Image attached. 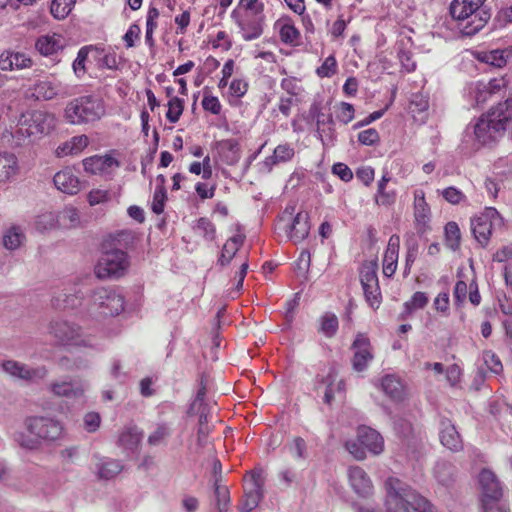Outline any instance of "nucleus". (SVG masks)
Returning <instances> with one entry per match:
<instances>
[{
  "label": "nucleus",
  "mask_w": 512,
  "mask_h": 512,
  "mask_svg": "<svg viewBox=\"0 0 512 512\" xmlns=\"http://www.w3.org/2000/svg\"><path fill=\"white\" fill-rule=\"evenodd\" d=\"M386 512H433L431 503L395 477L385 482Z\"/></svg>",
  "instance_id": "nucleus-1"
},
{
  "label": "nucleus",
  "mask_w": 512,
  "mask_h": 512,
  "mask_svg": "<svg viewBox=\"0 0 512 512\" xmlns=\"http://www.w3.org/2000/svg\"><path fill=\"white\" fill-rule=\"evenodd\" d=\"M24 424L32 437L17 432L14 434V440L28 450H36L42 443L56 441L64 432L62 422L50 416H30L25 419Z\"/></svg>",
  "instance_id": "nucleus-2"
},
{
  "label": "nucleus",
  "mask_w": 512,
  "mask_h": 512,
  "mask_svg": "<svg viewBox=\"0 0 512 512\" xmlns=\"http://www.w3.org/2000/svg\"><path fill=\"white\" fill-rule=\"evenodd\" d=\"M512 120V96L499 103L487 114L482 115L474 125L476 140L486 145L495 141L505 131Z\"/></svg>",
  "instance_id": "nucleus-3"
},
{
  "label": "nucleus",
  "mask_w": 512,
  "mask_h": 512,
  "mask_svg": "<svg viewBox=\"0 0 512 512\" xmlns=\"http://www.w3.org/2000/svg\"><path fill=\"white\" fill-rule=\"evenodd\" d=\"M485 0H453L450 4L451 16L459 22L466 36L479 32L490 19V13L483 7Z\"/></svg>",
  "instance_id": "nucleus-4"
},
{
  "label": "nucleus",
  "mask_w": 512,
  "mask_h": 512,
  "mask_svg": "<svg viewBox=\"0 0 512 512\" xmlns=\"http://www.w3.org/2000/svg\"><path fill=\"white\" fill-rule=\"evenodd\" d=\"M105 114L103 101L93 95L75 98L67 103L64 117L74 125L90 123L99 120Z\"/></svg>",
  "instance_id": "nucleus-5"
},
{
  "label": "nucleus",
  "mask_w": 512,
  "mask_h": 512,
  "mask_svg": "<svg viewBox=\"0 0 512 512\" xmlns=\"http://www.w3.org/2000/svg\"><path fill=\"white\" fill-rule=\"evenodd\" d=\"M124 307V297L114 287H98L90 296L89 310L99 316H117L124 310Z\"/></svg>",
  "instance_id": "nucleus-6"
},
{
  "label": "nucleus",
  "mask_w": 512,
  "mask_h": 512,
  "mask_svg": "<svg viewBox=\"0 0 512 512\" xmlns=\"http://www.w3.org/2000/svg\"><path fill=\"white\" fill-rule=\"evenodd\" d=\"M129 265L125 251L111 249L102 253L95 266V275L99 279H118L126 274Z\"/></svg>",
  "instance_id": "nucleus-7"
},
{
  "label": "nucleus",
  "mask_w": 512,
  "mask_h": 512,
  "mask_svg": "<svg viewBox=\"0 0 512 512\" xmlns=\"http://www.w3.org/2000/svg\"><path fill=\"white\" fill-rule=\"evenodd\" d=\"M49 333L61 345L94 346V338L91 335H84L78 325L65 320L52 321Z\"/></svg>",
  "instance_id": "nucleus-8"
},
{
  "label": "nucleus",
  "mask_w": 512,
  "mask_h": 512,
  "mask_svg": "<svg viewBox=\"0 0 512 512\" xmlns=\"http://www.w3.org/2000/svg\"><path fill=\"white\" fill-rule=\"evenodd\" d=\"M56 126L54 114L35 110L24 115L19 122L17 133L25 136H38L49 134Z\"/></svg>",
  "instance_id": "nucleus-9"
},
{
  "label": "nucleus",
  "mask_w": 512,
  "mask_h": 512,
  "mask_svg": "<svg viewBox=\"0 0 512 512\" xmlns=\"http://www.w3.org/2000/svg\"><path fill=\"white\" fill-rule=\"evenodd\" d=\"M503 226V218L493 208H486L480 215L471 220L472 233L483 247L488 244L492 231Z\"/></svg>",
  "instance_id": "nucleus-10"
},
{
  "label": "nucleus",
  "mask_w": 512,
  "mask_h": 512,
  "mask_svg": "<svg viewBox=\"0 0 512 512\" xmlns=\"http://www.w3.org/2000/svg\"><path fill=\"white\" fill-rule=\"evenodd\" d=\"M360 282L365 299L370 307L377 309L381 303V291L375 264L364 265L360 270Z\"/></svg>",
  "instance_id": "nucleus-11"
},
{
  "label": "nucleus",
  "mask_w": 512,
  "mask_h": 512,
  "mask_svg": "<svg viewBox=\"0 0 512 512\" xmlns=\"http://www.w3.org/2000/svg\"><path fill=\"white\" fill-rule=\"evenodd\" d=\"M353 351L352 367L357 372L365 371L374 359L373 347L369 338L358 333L351 345Z\"/></svg>",
  "instance_id": "nucleus-12"
},
{
  "label": "nucleus",
  "mask_w": 512,
  "mask_h": 512,
  "mask_svg": "<svg viewBox=\"0 0 512 512\" xmlns=\"http://www.w3.org/2000/svg\"><path fill=\"white\" fill-rule=\"evenodd\" d=\"M246 485L244 498L240 506L242 512L252 511L263 497L264 477L262 471H252Z\"/></svg>",
  "instance_id": "nucleus-13"
},
{
  "label": "nucleus",
  "mask_w": 512,
  "mask_h": 512,
  "mask_svg": "<svg viewBox=\"0 0 512 512\" xmlns=\"http://www.w3.org/2000/svg\"><path fill=\"white\" fill-rule=\"evenodd\" d=\"M2 368L12 377L30 382L43 380L48 374V370L45 366H37L33 368L15 360L4 361L2 363Z\"/></svg>",
  "instance_id": "nucleus-14"
},
{
  "label": "nucleus",
  "mask_w": 512,
  "mask_h": 512,
  "mask_svg": "<svg viewBox=\"0 0 512 512\" xmlns=\"http://www.w3.org/2000/svg\"><path fill=\"white\" fill-rule=\"evenodd\" d=\"M30 96L38 101L52 100L57 96L66 97L69 95L60 83L50 80H39L29 88Z\"/></svg>",
  "instance_id": "nucleus-15"
},
{
  "label": "nucleus",
  "mask_w": 512,
  "mask_h": 512,
  "mask_svg": "<svg viewBox=\"0 0 512 512\" xmlns=\"http://www.w3.org/2000/svg\"><path fill=\"white\" fill-rule=\"evenodd\" d=\"M479 484L483 493V501L497 503L502 497V488L496 475L489 469H483L479 474Z\"/></svg>",
  "instance_id": "nucleus-16"
},
{
  "label": "nucleus",
  "mask_w": 512,
  "mask_h": 512,
  "mask_svg": "<svg viewBox=\"0 0 512 512\" xmlns=\"http://www.w3.org/2000/svg\"><path fill=\"white\" fill-rule=\"evenodd\" d=\"M349 482L354 492L360 497H369L373 494V484L368 474L359 466H352L348 470Z\"/></svg>",
  "instance_id": "nucleus-17"
},
{
  "label": "nucleus",
  "mask_w": 512,
  "mask_h": 512,
  "mask_svg": "<svg viewBox=\"0 0 512 512\" xmlns=\"http://www.w3.org/2000/svg\"><path fill=\"white\" fill-rule=\"evenodd\" d=\"M413 206L416 229L419 233H424L430 222L431 212L422 189H416L414 191Z\"/></svg>",
  "instance_id": "nucleus-18"
},
{
  "label": "nucleus",
  "mask_w": 512,
  "mask_h": 512,
  "mask_svg": "<svg viewBox=\"0 0 512 512\" xmlns=\"http://www.w3.org/2000/svg\"><path fill=\"white\" fill-rule=\"evenodd\" d=\"M231 17L236 20L238 27L240 28V32L242 38L245 41H251L259 38L263 33V14L259 16H254L253 19L249 18H238L237 11L234 10L231 14Z\"/></svg>",
  "instance_id": "nucleus-19"
},
{
  "label": "nucleus",
  "mask_w": 512,
  "mask_h": 512,
  "mask_svg": "<svg viewBox=\"0 0 512 512\" xmlns=\"http://www.w3.org/2000/svg\"><path fill=\"white\" fill-rule=\"evenodd\" d=\"M358 441L372 454L379 455L384 449L383 437L376 430L360 426L357 429Z\"/></svg>",
  "instance_id": "nucleus-20"
},
{
  "label": "nucleus",
  "mask_w": 512,
  "mask_h": 512,
  "mask_svg": "<svg viewBox=\"0 0 512 512\" xmlns=\"http://www.w3.org/2000/svg\"><path fill=\"white\" fill-rule=\"evenodd\" d=\"M55 187L63 193L74 195L81 189V183L77 175L70 168H65L54 175Z\"/></svg>",
  "instance_id": "nucleus-21"
},
{
  "label": "nucleus",
  "mask_w": 512,
  "mask_h": 512,
  "mask_svg": "<svg viewBox=\"0 0 512 512\" xmlns=\"http://www.w3.org/2000/svg\"><path fill=\"white\" fill-rule=\"evenodd\" d=\"M294 155L295 150L292 145L288 143L279 144L274 149L273 154L266 157L264 161L260 163L261 171L269 173L274 166L291 161Z\"/></svg>",
  "instance_id": "nucleus-22"
},
{
  "label": "nucleus",
  "mask_w": 512,
  "mask_h": 512,
  "mask_svg": "<svg viewBox=\"0 0 512 512\" xmlns=\"http://www.w3.org/2000/svg\"><path fill=\"white\" fill-rule=\"evenodd\" d=\"M440 441L451 451H459L463 447L461 437L452 422L447 418L440 421Z\"/></svg>",
  "instance_id": "nucleus-23"
},
{
  "label": "nucleus",
  "mask_w": 512,
  "mask_h": 512,
  "mask_svg": "<svg viewBox=\"0 0 512 512\" xmlns=\"http://www.w3.org/2000/svg\"><path fill=\"white\" fill-rule=\"evenodd\" d=\"M143 438V432L134 425L124 427L118 436L117 444L127 452H135Z\"/></svg>",
  "instance_id": "nucleus-24"
},
{
  "label": "nucleus",
  "mask_w": 512,
  "mask_h": 512,
  "mask_svg": "<svg viewBox=\"0 0 512 512\" xmlns=\"http://www.w3.org/2000/svg\"><path fill=\"white\" fill-rule=\"evenodd\" d=\"M84 170L91 174H103L119 162L110 155H94L83 160Z\"/></svg>",
  "instance_id": "nucleus-25"
},
{
  "label": "nucleus",
  "mask_w": 512,
  "mask_h": 512,
  "mask_svg": "<svg viewBox=\"0 0 512 512\" xmlns=\"http://www.w3.org/2000/svg\"><path fill=\"white\" fill-rule=\"evenodd\" d=\"M218 153L227 165H235L241 158L239 143L235 139H226L217 142Z\"/></svg>",
  "instance_id": "nucleus-26"
},
{
  "label": "nucleus",
  "mask_w": 512,
  "mask_h": 512,
  "mask_svg": "<svg viewBox=\"0 0 512 512\" xmlns=\"http://www.w3.org/2000/svg\"><path fill=\"white\" fill-rule=\"evenodd\" d=\"M399 253V238L392 236L389 240L383 259V274L386 277H392L397 268Z\"/></svg>",
  "instance_id": "nucleus-27"
},
{
  "label": "nucleus",
  "mask_w": 512,
  "mask_h": 512,
  "mask_svg": "<svg viewBox=\"0 0 512 512\" xmlns=\"http://www.w3.org/2000/svg\"><path fill=\"white\" fill-rule=\"evenodd\" d=\"M310 231V223L306 212H298L290 226L289 238L298 243L304 240Z\"/></svg>",
  "instance_id": "nucleus-28"
},
{
  "label": "nucleus",
  "mask_w": 512,
  "mask_h": 512,
  "mask_svg": "<svg viewBox=\"0 0 512 512\" xmlns=\"http://www.w3.org/2000/svg\"><path fill=\"white\" fill-rule=\"evenodd\" d=\"M383 392L392 400L400 402L405 397L404 385L395 375H385L381 380Z\"/></svg>",
  "instance_id": "nucleus-29"
},
{
  "label": "nucleus",
  "mask_w": 512,
  "mask_h": 512,
  "mask_svg": "<svg viewBox=\"0 0 512 512\" xmlns=\"http://www.w3.org/2000/svg\"><path fill=\"white\" fill-rule=\"evenodd\" d=\"M89 144V139L86 135H78L72 137L70 140L62 143L56 149L58 157L80 154Z\"/></svg>",
  "instance_id": "nucleus-30"
},
{
  "label": "nucleus",
  "mask_w": 512,
  "mask_h": 512,
  "mask_svg": "<svg viewBox=\"0 0 512 512\" xmlns=\"http://www.w3.org/2000/svg\"><path fill=\"white\" fill-rule=\"evenodd\" d=\"M32 61L23 53L4 52L0 55V68L4 71L30 67Z\"/></svg>",
  "instance_id": "nucleus-31"
},
{
  "label": "nucleus",
  "mask_w": 512,
  "mask_h": 512,
  "mask_svg": "<svg viewBox=\"0 0 512 512\" xmlns=\"http://www.w3.org/2000/svg\"><path fill=\"white\" fill-rule=\"evenodd\" d=\"M49 391L58 397L77 399L84 394V388L81 385H74L72 382L55 381L50 383Z\"/></svg>",
  "instance_id": "nucleus-32"
},
{
  "label": "nucleus",
  "mask_w": 512,
  "mask_h": 512,
  "mask_svg": "<svg viewBox=\"0 0 512 512\" xmlns=\"http://www.w3.org/2000/svg\"><path fill=\"white\" fill-rule=\"evenodd\" d=\"M244 239L245 236L241 233L229 238L222 248L220 257L218 258V264L221 266L228 265L243 245Z\"/></svg>",
  "instance_id": "nucleus-33"
},
{
  "label": "nucleus",
  "mask_w": 512,
  "mask_h": 512,
  "mask_svg": "<svg viewBox=\"0 0 512 512\" xmlns=\"http://www.w3.org/2000/svg\"><path fill=\"white\" fill-rule=\"evenodd\" d=\"M412 40L410 37H405L397 42V55L402 67L407 72H413L416 69V62L413 60V54L410 50Z\"/></svg>",
  "instance_id": "nucleus-34"
},
{
  "label": "nucleus",
  "mask_w": 512,
  "mask_h": 512,
  "mask_svg": "<svg viewBox=\"0 0 512 512\" xmlns=\"http://www.w3.org/2000/svg\"><path fill=\"white\" fill-rule=\"evenodd\" d=\"M96 469L99 479L110 480L123 470V465L118 460L103 458L96 464Z\"/></svg>",
  "instance_id": "nucleus-35"
},
{
  "label": "nucleus",
  "mask_w": 512,
  "mask_h": 512,
  "mask_svg": "<svg viewBox=\"0 0 512 512\" xmlns=\"http://www.w3.org/2000/svg\"><path fill=\"white\" fill-rule=\"evenodd\" d=\"M279 27L280 39L285 44L295 45L299 38L300 32L294 26L290 18H281L276 22Z\"/></svg>",
  "instance_id": "nucleus-36"
},
{
  "label": "nucleus",
  "mask_w": 512,
  "mask_h": 512,
  "mask_svg": "<svg viewBox=\"0 0 512 512\" xmlns=\"http://www.w3.org/2000/svg\"><path fill=\"white\" fill-rule=\"evenodd\" d=\"M316 132L322 144L326 148L333 147L337 140L335 122L333 117L316 126Z\"/></svg>",
  "instance_id": "nucleus-37"
},
{
  "label": "nucleus",
  "mask_w": 512,
  "mask_h": 512,
  "mask_svg": "<svg viewBox=\"0 0 512 512\" xmlns=\"http://www.w3.org/2000/svg\"><path fill=\"white\" fill-rule=\"evenodd\" d=\"M18 172L17 157L13 153H0V182L7 181Z\"/></svg>",
  "instance_id": "nucleus-38"
},
{
  "label": "nucleus",
  "mask_w": 512,
  "mask_h": 512,
  "mask_svg": "<svg viewBox=\"0 0 512 512\" xmlns=\"http://www.w3.org/2000/svg\"><path fill=\"white\" fill-rule=\"evenodd\" d=\"M35 48L41 55L49 56L56 53L60 48H62V45L60 43V40L56 38L55 35L49 36L44 35L37 39L35 43Z\"/></svg>",
  "instance_id": "nucleus-39"
},
{
  "label": "nucleus",
  "mask_w": 512,
  "mask_h": 512,
  "mask_svg": "<svg viewBox=\"0 0 512 512\" xmlns=\"http://www.w3.org/2000/svg\"><path fill=\"white\" fill-rule=\"evenodd\" d=\"M25 240V234L21 227L12 226L3 235V245L8 250L19 248Z\"/></svg>",
  "instance_id": "nucleus-40"
},
{
  "label": "nucleus",
  "mask_w": 512,
  "mask_h": 512,
  "mask_svg": "<svg viewBox=\"0 0 512 512\" xmlns=\"http://www.w3.org/2000/svg\"><path fill=\"white\" fill-rule=\"evenodd\" d=\"M455 468L452 464L442 461L438 462L434 468L436 479L442 485H449L454 479Z\"/></svg>",
  "instance_id": "nucleus-41"
},
{
  "label": "nucleus",
  "mask_w": 512,
  "mask_h": 512,
  "mask_svg": "<svg viewBox=\"0 0 512 512\" xmlns=\"http://www.w3.org/2000/svg\"><path fill=\"white\" fill-rule=\"evenodd\" d=\"M339 327L338 318L334 313L326 312L320 318V329L319 331L323 333L326 337H333Z\"/></svg>",
  "instance_id": "nucleus-42"
},
{
  "label": "nucleus",
  "mask_w": 512,
  "mask_h": 512,
  "mask_svg": "<svg viewBox=\"0 0 512 512\" xmlns=\"http://www.w3.org/2000/svg\"><path fill=\"white\" fill-rule=\"evenodd\" d=\"M76 0H52L50 12L56 19H64L72 11Z\"/></svg>",
  "instance_id": "nucleus-43"
},
{
  "label": "nucleus",
  "mask_w": 512,
  "mask_h": 512,
  "mask_svg": "<svg viewBox=\"0 0 512 512\" xmlns=\"http://www.w3.org/2000/svg\"><path fill=\"white\" fill-rule=\"evenodd\" d=\"M214 495L218 512H226L230 503V494L226 486L214 483Z\"/></svg>",
  "instance_id": "nucleus-44"
},
{
  "label": "nucleus",
  "mask_w": 512,
  "mask_h": 512,
  "mask_svg": "<svg viewBox=\"0 0 512 512\" xmlns=\"http://www.w3.org/2000/svg\"><path fill=\"white\" fill-rule=\"evenodd\" d=\"M460 229L456 222H448L445 226L446 245L453 251L460 245Z\"/></svg>",
  "instance_id": "nucleus-45"
},
{
  "label": "nucleus",
  "mask_w": 512,
  "mask_h": 512,
  "mask_svg": "<svg viewBox=\"0 0 512 512\" xmlns=\"http://www.w3.org/2000/svg\"><path fill=\"white\" fill-rule=\"evenodd\" d=\"M93 49V46H84L80 48L77 53L76 59L73 61L72 68L77 78H82L86 73V60L88 58L89 51Z\"/></svg>",
  "instance_id": "nucleus-46"
},
{
  "label": "nucleus",
  "mask_w": 512,
  "mask_h": 512,
  "mask_svg": "<svg viewBox=\"0 0 512 512\" xmlns=\"http://www.w3.org/2000/svg\"><path fill=\"white\" fill-rule=\"evenodd\" d=\"M159 17V11L155 7H151L147 13L146 19V33H145V42L150 47L154 46V38L153 33L157 27L156 19Z\"/></svg>",
  "instance_id": "nucleus-47"
},
{
  "label": "nucleus",
  "mask_w": 512,
  "mask_h": 512,
  "mask_svg": "<svg viewBox=\"0 0 512 512\" xmlns=\"http://www.w3.org/2000/svg\"><path fill=\"white\" fill-rule=\"evenodd\" d=\"M58 219L59 224L65 228L76 227L80 222L79 212L74 207H66L63 209Z\"/></svg>",
  "instance_id": "nucleus-48"
},
{
  "label": "nucleus",
  "mask_w": 512,
  "mask_h": 512,
  "mask_svg": "<svg viewBox=\"0 0 512 512\" xmlns=\"http://www.w3.org/2000/svg\"><path fill=\"white\" fill-rule=\"evenodd\" d=\"M194 230L198 235L202 236L205 240L212 241L215 239L216 228L208 218H200L197 221Z\"/></svg>",
  "instance_id": "nucleus-49"
},
{
  "label": "nucleus",
  "mask_w": 512,
  "mask_h": 512,
  "mask_svg": "<svg viewBox=\"0 0 512 512\" xmlns=\"http://www.w3.org/2000/svg\"><path fill=\"white\" fill-rule=\"evenodd\" d=\"M429 108L428 97L422 93L412 94L409 109L410 112L415 116V114L425 113Z\"/></svg>",
  "instance_id": "nucleus-50"
},
{
  "label": "nucleus",
  "mask_w": 512,
  "mask_h": 512,
  "mask_svg": "<svg viewBox=\"0 0 512 512\" xmlns=\"http://www.w3.org/2000/svg\"><path fill=\"white\" fill-rule=\"evenodd\" d=\"M184 101L178 97H172L168 102L166 118L171 123H176L183 113Z\"/></svg>",
  "instance_id": "nucleus-51"
},
{
  "label": "nucleus",
  "mask_w": 512,
  "mask_h": 512,
  "mask_svg": "<svg viewBox=\"0 0 512 512\" xmlns=\"http://www.w3.org/2000/svg\"><path fill=\"white\" fill-rule=\"evenodd\" d=\"M171 434L170 427L167 424H159L155 430L149 435L148 443L151 446L160 445Z\"/></svg>",
  "instance_id": "nucleus-52"
},
{
  "label": "nucleus",
  "mask_w": 512,
  "mask_h": 512,
  "mask_svg": "<svg viewBox=\"0 0 512 512\" xmlns=\"http://www.w3.org/2000/svg\"><path fill=\"white\" fill-rule=\"evenodd\" d=\"M428 303V297L426 293L417 291L415 292L411 299L404 303V308L406 313H411L413 310L422 309Z\"/></svg>",
  "instance_id": "nucleus-53"
},
{
  "label": "nucleus",
  "mask_w": 512,
  "mask_h": 512,
  "mask_svg": "<svg viewBox=\"0 0 512 512\" xmlns=\"http://www.w3.org/2000/svg\"><path fill=\"white\" fill-rule=\"evenodd\" d=\"M290 454L295 459L304 460L307 457V444L306 441L301 437H295L293 441L288 445Z\"/></svg>",
  "instance_id": "nucleus-54"
},
{
  "label": "nucleus",
  "mask_w": 512,
  "mask_h": 512,
  "mask_svg": "<svg viewBox=\"0 0 512 512\" xmlns=\"http://www.w3.org/2000/svg\"><path fill=\"white\" fill-rule=\"evenodd\" d=\"M483 361L487 368L495 373L500 374L503 371V365L500 358L491 350H487L483 352Z\"/></svg>",
  "instance_id": "nucleus-55"
},
{
  "label": "nucleus",
  "mask_w": 512,
  "mask_h": 512,
  "mask_svg": "<svg viewBox=\"0 0 512 512\" xmlns=\"http://www.w3.org/2000/svg\"><path fill=\"white\" fill-rule=\"evenodd\" d=\"M337 71V61L333 55L328 56L322 65L317 68L316 74L321 77H331Z\"/></svg>",
  "instance_id": "nucleus-56"
},
{
  "label": "nucleus",
  "mask_w": 512,
  "mask_h": 512,
  "mask_svg": "<svg viewBox=\"0 0 512 512\" xmlns=\"http://www.w3.org/2000/svg\"><path fill=\"white\" fill-rule=\"evenodd\" d=\"M481 60L489 65L499 68L506 64L505 52L502 50H493L485 53Z\"/></svg>",
  "instance_id": "nucleus-57"
},
{
  "label": "nucleus",
  "mask_w": 512,
  "mask_h": 512,
  "mask_svg": "<svg viewBox=\"0 0 512 512\" xmlns=\"http://www.w3.org/2000/svg\"><path fill=\"white\" fill-rule=\"evenodd\" d=\"M59 223V219L52 212H45L37 217L36 227L38 230H47L54 228Z\"/></svg>",
  "instance_id": "nucleus-58"
},
{
  "label": "nucleus",
  "mask_w": 512,
  "mask_h": 512,
  "mask_svg": "<svg viewBox=\"0 0 512 512\" xmlns=\"http://www.w3.org/2000/svg\"><path fill=\"white\" fill-rule=\"evenodd\" d=\"M167 199L166 189L162 187H156L153 201H152V211L155 214H161L164 211L165 201Z\"/></svg>",
  "instance_id": "nucleus-59"
},
{
  "label": "nucleus",
  "mask_w": 512,
  "mask_h": 512,
  "mask_svg": "<svg viewBox=\"0 0 512 512\" xmlns=\"http://www.w3.org/2000/svg\"><path fill=\"white\" fill-rule=\"evenodd\" d=\"M309 116L313 121H315L316 126L320 124V122H325L329 120L332 116L330 112H324L321 106V103L314 102L311 104L309 108Z\"/></svg>",
  "instance_id": "nucleus-60"
},
{
  "label": "nucleus",
  "mask_w": 512,
  "mask_h": 512,
  "mask_svg": "<svg viewBox=\"0 0 512 512\" xmlns=\"http://www.w3.org/2000/svg\"><path fill=\"white\" fill-rule=\"evenodd\" d=\"M345 447L356 460H363L366 458V448L358 441V438L356 440H348L345 443Z\"/></svg>",
  "instance_id": "nucleus-61"
},
{
  "label": "nucleus",
  "mask_w": 512,
  "mask_h": 512,
  "mask_svg": "<svg viewBox=\"0 0 512 512\" xmlns=\"http://www.w3.org/2000/svg\"><path fill=\"white\" fill-rule=\"evenodd\" d=\"M379 140V133L374 128H369L367 130L361 131L358 134V141L363 145L371 146L378 143Z\"/></svg>",
  "instance_id": "nucleus-62"
},
{
  "label": "nucleus",
  "mask_w": 512,
  "mask_h": 512,
  "mask_svg": "<svg viewBox=\"0 0 512 512\" xmlns=\"http://www.w3.org/2000/svg\"><path fill=\"white\" fill-rule=\"evenodd\" d=\"M87 200L91 206H95L109 201L110 195L106 190L94 189L88 193Z\"/></svg>",
  "instance_id": "nucleus-63"
},
{
  "label": "nucleus",
  "mask_w": 512,
  "mask_h": 512,
  "mask_svg": "<svg viewBox=\"0 0 512 512\" xmlns=\"http://www.w3.org/2000/svg\"><path fill=\"white\" fill-rule=\"evenodd\" d=\"M443 198L451 204H459L465 199V195L459 189L451 186L442 191Z\"/></svg>",
  "instance_id": "nucleus-64"
}]
</instances>
